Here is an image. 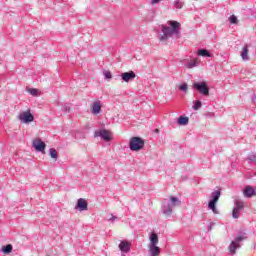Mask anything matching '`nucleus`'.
<instances>
[{"label":"nucleus","instance_id":"nucleus-1","mask_svg":"<svg viewBox=\"0 0 256 256\" xmlns=\"http://www.w3.org/2000/svg\"><path fill=\"white\" fill-rule=\"evenodd\" d=\"M162 33L159 37L160 41H167L169 37L175 36V39H179L181 37V23L170 20L168 21V26L162 25Z\"/></svg>","mask_w":256,"mask_h":256},{"label":"nucleus","instance_id":"nucleus-2","mask_svg":"<svg viewBox=\"0 0 256 256\" xmlns=\"http://www.w3.org/2000/svg\"><path fill=\"white\" fill-rule=\"evenodd\" d=\"M179 205H181V200L175 196L170 197V200L164 199L162 203V212L166 217H170L171 213H173V207Z\"/></svg>","mask_w":256,"mask_h":256},{"label":"nucleus","instance_id":"nucleus-3","mask_svg":"<svg viewBox=\"0 0 256 256\" xmlns=\"http://www.w3.org/2000/svg\"><path fill=\"white\" fill-rule=\"evenodd\" d=\"M221 197V190H215L211 193L210 200L208 202V209L214 213V215H219V210H217V203Z\"/></svg>","mask_w":256,"mask_h":256},{"label":"nucleus","instance_id":"nucleus-4","mask_svg":"<svg viewBox=\"0 0 256 256\" xmlns=\"http://www.w3.org/2000/svg\"><path fill=\"white\" fill-rule=\"evenodd\" d=\"M245 239H247L246 233L236 236V238L229 245L231 255H235V253H237V249H241V242L245 241Z\"/></svg>","mask_w":256,"mask_h":256},{"label":"nucleus","instance_id":"nucleus-5","mask_svg":"<svg viewBox=\"0 0 256 256\" xmlns=\"http://www.w3.org/2000/svg\"><path fill=\"white\" fill-rule=\"evenodd\" d=\"M145 147V140L139 136L132 137L129 141L130 151H141Z\"/></svg>","mask_w":256,"mask_h":256},{"label":"nucleus","instance_id":"nucleus-6","mask_svg":"<svg viewBox=\"0 0 256 256\" xmlns=\"http://www.w3.org/2000/svg\"><path fill=\"white\" fill-rule=\"evenodd\" d=\"M193 89L195 91H198L200 95L208 96L209 95V86L207 85V82H194L192 85Z\"/></svg>","mask_w":256,"mask_h":256},{"label":"nucleus","instance_id":"nucleus-7","mask_svg":"<svg viewBox=\"0 0 256 256\" xmlns=\"http://www.w3.org/2000/svg\"><path fill=\"white\" fill-rule=\"evenodd\" d=\"M32 147H34L35 151H37L38 153H45L47 144H45V142L40 138H37L33 140Z\"/></svg>","mask_w":256,"mask_h":256},{"label":"nucleus","instance_id":"nucleus-8","mask_svg":"<svg viewBox=\"0 0 256 256\" xmlns=\"http://www.w3.org/2000/svg\"><path fill=\"white\" fill-rule=\"evenodd\" d=\"M19 119L22 123H33V121H35V116H33L30 111H26L19 115Z\"/></svg>","mask_w":256,"mask_h":256},{"label":"nucleus","instance_id":"nucleus-9","mask_svg":"<svg viewBox=\"0 0 256 256\" xmlns=\"http://www.w3.org/2000/svg\"><path fill=\"white\" fill-rule=\"evenodd\" d=\"M94 137H100L102 141H109L111 139V134L109 133V130H97L94 133Z\"/></svg>","mask_w":256,"mask_h":256},{"label":"nucleus","instance_id":"nucleus-10","mask_svg":"<svg viewBox=\"0 0 256 256\" xmlns=\"http://www.w3.org/2000/svg\"><path fill=\"white\" fill-rule=\"evenodd\" d=\"M137 77V75L133 71L123 72L121 74V79L124 80L125 83H129V81H133Z\"/></svg>","mask_w":256,"mask_h":256},{"label":"nucleus","instance_id":"nucleus-11","mask_svg":"<svg viewBox=\"0 0 256 256\" xmlns=\"http://www.w3.org/2000/svg\"><path fill=\"white\" fill-rule=\"evenodd\" d=\"M243 195L244 197H247V199H251V197L256 195L255 188L250 185L245 186L243 189Z\"/></svg>","mask_w":256,"mask_h":256},{"label":"nucleus","instance_id":"nucleus-12","mask_svg":"<svg viewBox=\"0 0 256 256\" xmlns=\"http://www.w3.org/2000/svg\"><path fill=\"white\" fill-rule=\"evenodd\" d=\"M101 101L96 100L93 102L92 107H91V113L92 115H99L101 113Z\"/></svg>","mask_w":256,"mask_h":256},{"label":"nucleus","instance_id":"nucleus-13","mask_svg":"<svg viewBox=\"0 0 256 256\" xmlns=\"http://www.w3.org/2000/svg\"><path fill=\"white\" fill-rule=\"evenodd\" d=\"M88 203L87 200L83 198H79L76 204V209H79V211H87Z\"/></svg>","mask_w":256,"mask_h":256},{"label":"nucleus","instance_id":"nucleus-14","mask_svg":"<svg viewBox=\"0 0 256 256\" xmlns=\"http://www.w3.org/2000/svg\"><path fill=\"white\" fill-rule=\"evenodd\" d=\"M119 249L122 251V253H129L131 251V244L129 242L123 240L119 244Z\"/></svg>","mask_w":256,"mask_h":256},{"label":"nucleus","instance_id":"nucleus-15","mask_svg":"<svg viewBox=\"0 0 256 256\" xmlns=\"http://www.w3.org/2000/svg\"><path fill=\"white\" fill-rule=\"evenodd\" d=\"M149 241L150 243L148 246L159 245V235L155 232H151L149 235Z\"/></svg>","mask_w":256,"mask_h":256},{"label":"nucleus","instance_id":"nucleus-16","mask_svg":"<svg viewBox=\"0 0 256 256\" xmlns=\"http://www.w3.org/2000/svg\"><path fill=\"white\" fill-rule=\"evenodd\" d=\"M150 256H159L161 255V248L157 245L148 246Z\"/></svg>","mask_w":256,"mask_h":256},{"label":"nucleus","instance_id":"nucleus-17","mask_svg":"<svg viewBox=\"0 0 256 256\" xmlns=\"http://www.w3.org/2000/svg\"><path fill=\"white\" fill-rule=\"evenodd\" d=\"M196 54L198 57H213V54L205 48L198 49Z\"/></svg>","mask_w":256,"mask_h":256},{"label":"nucleus","instance_id":"nucleus-18","mask_svg":"<svg viewBox=\"0 0 256 256\" xmlns=\"http://www.w3.org/2000/svg\"><path fill=\"white\" fill-rule=\"evenodd\" d=\"M243 61H249V45H244L241 51Z\"/></svg>","mask_w":256,"mask_h":256},{"label":"nucleus","instance_id":"nucleus-19","mask_svg":"<svg viewBox=\"0 0 256 256\" xmlns=\"http://www.w3.org/2000/svg\"><path fill=\"white\" fill-rule=\"evenodd\" d=\"M178 125H189V117L187 116H180L177 120Z\"/></svg>","mask_w":256,"mask_h":256},{"label":"nucleus","instance_id":"nucleus-20","mask_svg":"<svg viewBox=\"0 0 256 256\" xmlns=\"http://www.w3.org/2000/svg\"><path fill=\"white\" fill-rule=\"evenodd\" d=\"M1 251L2 253H4V255H9V253L13 251V245L7 244L2 247Z\"/></svg>","mask_w":256,"mask_h":256},{"label":"nucleus","instance_id":"nucleus-21","mask_svg":"<svg viewBox=\"0 0 256 256\" xmlns=\"http://www.w3.org/2000/svg\"><path fill=\"white\" fill-rule=\"evenodd\" d=\"M234 209L237 211H243V209H245V204L241 200H236Z\"/></svg>","mask_w":256,"mask_h":256},{"label":"nucleus","instance_id":"nucleus-22","mask_svg":"<svg viewBox=\"0 0 256 256\" xmlns=\"http://www.w3.org/2000/svg\"><path fill=\"white\" fill-rule=\"evenodd\" d=\"M187 69H193L194 67H197V60H191L190 62H187L184 64Z\"/></svg>","mask_w":256,"mask_h":256},{"label":"nucleus","instance_id":"nucleus-23","mask_svg":"<svg viewBox=\"0 0 256 256\" xmlns=\"http://www.w3.org/2000/svg\"><path fill=\"white\" fill-rule=\"evenodd\" d=\"M185 5V2L181 0H175L174 1V7L175 9H183V6Z\"/></svg>","mask_w":256,"mask_h":256},{"label":"nucleus","instance_id":"nucleus-24","mask_svg":"<svg viewBox=\"0 0 256 256\" xmlns=\"http://www.w3.org/2000/svg\"><path fill=\"white\" fill-rule=\"evenodd\" d=\"M49 153H50V157H51L52 159L57 160V158L59 157V156L57 155V150H56L55 148H50Z\"/></svg>","mask_w":256,"mask_h":256},{"label":"nucleus","instance_id":"nucleus-25","mask_svg":"<svg viewBox=\"0 0 256 256\" xmlns=\"http://www.w3.org/2000/svg\"><path fill=\"white\" fill-rule=\"evenodd\" d=\"M202 105L203 104L201 103V100H196L193 105L194 111H199V109H201Z\"/></svg>","mask_w":256,"mask_h":256},{"label":"nucleus","instance_id":"nucleus-26","mask_svg":"<svg viewBox=\"0 0 256 256\" xmlns=\"http://www.w3.org/2000/svg\"><path fill=\"white\" fill-rule=\"evenodd\" d=\"M229 21L231 25H237V23H239L237 16H235L234 14L229 17Z\"/></svg>","mask_w":256,"mask_h":256},{"label":"nucleus","instance_id":"nucleus-27","mask_svg":"<svg viewBox=\"0 0 256 256\" xmlns=\"http://www.w3.org/2000/svg\"><path fill=\"white\" fill-rule=\"evenodd\" d=\"M28 93H30V95H32L33 97H37V95H39V90H37L36 88H30L28 90Z\"/></svg>","mask_w":256,"mask_h":256},{"label":"nucleus","instance_id":"nucleus-28","mask_svg":"<svg viewBox=\"0 0 256 256\" xmlns=\"http://www.w3.org/2000/svg\"><path fill=\"white\" fill-rule=\"evenodd\" d=\"M240 213H241V211L237 210L236 208H233V210H232L233 219H239V214Z\"/></svg>","mask_w":256,"mask_h":256},{"label":"nucleus","instance_id":"nucleus-29","mask_svg":"<svg viewBox=\"0 0 256 256\" xmlns=\"http://www.w3.org/2000/svg\"><path fill=\"white\" fill-rule=\"evenodd\" d=\"M247 161H250L251 163H256V154H250L247 158Z\"/></svg>","mask_w":256,"mask_h":256},{"label":"nucleus","instance_id":"nucleus-30","mask_svg":"<svg viewBox=\"0 0 256 256\" xmlns=\"http://www.w3.org/2000/svg\"><path fill=\"white\" fill-rule=\"evenodd\" d=\"M103 75H104V78H105V79H112V77H113V75H111V72H109V71H107V70H105V71L103 72Z\"/></svg>","mask_w":256,"mask_h":256},{"label":"nucleus","instance_id":"nucleus-31","mask_svg":"<svg viewBox=\"0 0 256 256\" xmlns=\"http://www.w3.org/2000/svg\"><path fill=\"white\" fill-rule=\"evenodd\" d=\"M188 89V86H187V83L183 82L180 86H179V90L180 91H187Z\"/></svg>","mask_w":256,"mask_h":256},{"label":"nucleus","instance_id":"nucleus-32","mask_svg":"<svg viewBox=\"0 0 256 256\" xmlns=\"http://www.w3.org/2000/svg\"><path fill=\"white\" fill-rule=\"evenodd\" d=\"M62 111H64V113H69V111H71V107L69 106V104H65L62 107Z\"/></svg>","mask_w":256,"mask_h":256},{"label":"nucleus","instance_id":"nucleus-33","mask_svg":"<svg viewBox=\"0 0 256 256\" xmlns=\"http://www.w3.org/2000/svg\"><path fill=\"white\" fill-rule=\"evenodd\" d=\"M251 101H252V103H256V95H255V93H253L251 95Z\"/></svg>","mask_w":256,"mask_h":256},{"label":"nucleus","instance_id":"nucleus-34","mask_svg":"<svg viewBox=\"0 0 256 256\" xmlns=\"http://www.w3.org/2000/svg\"><path fill=\"white\" fill-rule=\"evenodd\" d=\"M162 0H151V5H157V3H160Z\"/></svg>","mask_w":256,"mask_h":256},{"label":"nucleus","instance_id":"nucleus-35","mask_svg":"<svg viewBox=\"0 0 256 256\" xmlns=\"http://www.w3.org/2000/svg\"><path fill=\"white\" fill-rule=\"evenodd\" d=\"M115 219H117V216H111L108 221H111V223H113V221H115Z\"/></svg>","mask_w":256,"mask_h":256},{"label":"nucleus","instance_id":"nucleus-36","mask_svg":"<svg viewBox=\"0 0 256 256\" xmlns=\"http://www.w3.org/2000/svg\"><path fill=\"white\" fill-rule=\"evenodd\" d=\"M213 225H215L213 222H211L208 226V231H211V229H213Z\"/></svg>","mask_w":256,"mask_h":256}]
</instances>
